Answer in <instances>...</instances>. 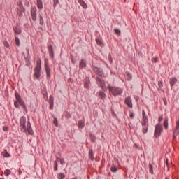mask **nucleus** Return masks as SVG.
I'll list each match as a JSON object with an SVG mask.
<instances>
[{"label": "nucleus", "instance_id": "1a4fd4ad", "mask_svg": "<svg viewBox=\"0 0 179 179\" xmlns=\"http://www.w3.org/2000/svg\"><path fill=\"white\" fill-rule=\"evenodd\" d=\"M149 122H141L143 128V134L148 133V124Z\"/></svg>", "mask_w": 179, "mask_h": 179}, {"label": "nucleus", "instance_id": "2f4dec72", "mask_svg": "<svg viewBox=\"0 0 179 179\" xmlns=\"http://www.w3.org/2000/svg\"><path fill=\"white\" fill-rule=\"evenodd\" d=\"M14 106H15V107L16 108H19V101H15L14 102Z\"/></svg>", "mask_w": 179, "mask_h": 179}, {"label": "nucleus", "instance_id": "4c0bfd02", "mask_svg": "<svg viewBox=\"0 0 179 179\" xmlns=\"http://www.w3.org/2000/svg\"><path fill=\"white\" fill-rule=\"evenodd\" d=\"M152 62H154L155 64H156V62H157V57H154L152 60Z\"/></svg>", "mask_w": 179, "mask_h": 179}, {"label": "nucleus", "instance_id": "b1692460", "mask_svg": "<svg viewBox=\"0 0 179 179\" xmlns=\"http://www.w3.org/2000/svg\"><path fill=\"white\" fill-rule=\"evenodd\" d=\"M15 38L16 45H17V47H19L20 45V40H19V38L16 36H15Z\"/></svg>", "mask_w": 179, "mask_h": 179}, {"label": "nucleus", "instance_id": "473e14b6", "mask_svg": "<svg viewBox=\"0 0 179 179\" xmlns=\"http://www.w3.org/2000/svg\"><path fill=\"white\" fill-rule=\"evenodd\" d=\"M134 115H135V114H134V113H132V112H130V113H129V117H130L131 120H134Z\"/></svg>", "mask_w": 179, "mask_h": 179}, {"label": "nucleus", "instance_id": "e433bc0d", "mask_svg": "<svg viewBox=\"0 0 179 179\" xmlns=\"http://www.w3.org/2000/svg\"><path fill=\"white\" fill-rule=\"evenodd\" d=\"M115 33H116V34H120L121 33V31H120V29H115Z\"/></svg>", "mask_w": 179, "mask_h": 179}, {"label": "nucleus", "instance_id": "2eb2a0df", "mask_svg": "<svg viewBox=\"0 0 179 179\" xmlns=\"http://www.w3.org/2000/svg\"><path fill=\"white\" fill-rule=\"evenodd\" d=\"M79 68L80 69H82V68H86V63L85 62L84 59H82L79 64Z\"/></svg>", "mask_w": 179, "mask_h": 179}, {"label": "nucleus", "instance_id": "a19ab883", "mask_svg": "<svg viewBox=\"0 0 179 179\" xmlns=\"http://www.w3.org/2000/svg\"><path fill=\"white\" fill-rule=\"evenodd\" d=\"M50 56L52 57V58L54 57V51L53 52H49Z\"/></svg>", "mask_w": 179, "mask_h": 179}, {"label": "nucleus", "instance_id": "de8ad7c7", "mask_svg": "<svg viewBox=\"0 0 179 179\" xmlns=\"http://www.w3.org/2000/svg\"><path fill=\"white\" fill-rule=\"evenodd\" d=\"M164 104H167V103L166 102V101H164Z\"/></svg>", "mask_w": 179, "mask_h": 179}, {"label": "nucleus", "instance_id": "7c9ffc66", "mask_svg": "<svg viewBox=\"0 0 179 179\" xmlns=\"http://www.w3.org/2000/svg\"><path fill=\"white\" fill-rule=\"evenodd\" d=\"M40 24H44V20L41 15H40Z\"/></svg>", "mask_w": 179, "mask_h": 179}, {"label": "nucleus", "instance_id": "6e6552de", "mask_svg": "<svg viewBox=\"0 0 179 179\" xmlns=\"http://www.w3.org/2000/svg\"><path fill=\"white\" fill-rule=\"evenodd\" d=\"M124 103L128 107L132 108V98L131 96L126 97Z\"/></svg>", "mask_w": 179, "mask_h": 179}, {"label": "nucleus", "instance_id": "8fccbe9b", "mask_svg": "<svg viewBox=\"0 0 179 179\" xmlns=\"http://www.w3.org/2000/svg\"><path fill=\"white\" fill-rule=\"evenodd\" d=\"M73 179H76V178H73Z\"/></svg>", "mask_w": 179, "mask_h": 179}, {"label": "nucleus", "instance_id": "72a5a7b5", "mask_svg": "<svg viewBox=\"0 0 179 179\" xmlns=\"http://www.w3.org/2000/svg\"><path fill=\"white\" fill-rule=\"evenodd\" d=\"M48 51L49 52H52L54 50H52V45L48 46Z\"/></svg>", "mask_w": 179, "mask_h": 179}, {"label": "nucleus", "instance_id": "9d476101", "mask_svg": "<svg viewBox=\"0 0 179 179\" xmlns=\"http://www.w3.org/2000/svg\"><path fill=\"white\" fill-rule=\"evenodd\" d=\"M45 69L47 74V77L50 78L51 72L50 71V66H48V64H47V59L45 60Z\"/></svg>", "mask_w": 179, "mask_h": 179}, {"label": "nucleus", "instance_id": "f257e3e1", "mask_svg": "<svg viewBox=\"0 0 179 179\" xmlns=\"http://www.w3.org/2000/svg\"><path fill=\"white\" fill-rule=\"evenodd\" d=\"M20 128L22 132H28L29 135H33V129H31V124H30V121L27 122L26 127V117H22L20 118Z\"/></svg>", "mask_w": 179, "mask_h": 179}, {"label": "nucleus", "instance_id": "39448f33", "mask_svg": "<svg viewBox=\"0 0 179 179\" xmlns=\"http://www.w3.org/2000/svg\"><path fill=\"white\" fill-rule=\"evenodd\" d=\"M31 19H32V20H34V22H36V20H37V8H36V7L31 8Z\"/></svg>", "mask_w": 179, "mask_h": 179}, {"label": "nucleus", "instance_id": "4468645a", "mask_svg": "<svg viewBox=\"0 0 179 179\" xmlns=\"http://www.w3.org/2000/svg\"><path fill=\"white\" fill-rule=\"evenodd\" d=\"M13 30L15 34H20V33H22V30L20 29V27H19L18 26L14 27Z\"/></svg>", "mask_w": 179, "mask_h": 179}, {"label": "nucleus", "instance_id": "4be33fe9", "mask_svg": "<svg viewBox=\"0 0 179 179\" xmlns=\"http://www.w3.org/2000/svg\"><path fill=\"white\" fill-rule=\"evenodd\" d=\"M89 157L91 160H94V157L93 156V150H90L89 152Z\"/></svg>", "mask_w": 179, "mask_h": 179}, {"label": "nucleus", "instance_id": "f03ea898", "mask_svg": "<svg viewBox=\"0 0 179 179\" xmlns=\"http://www.w3.org/2000/svg\"><path fill=\"white\" fill-rule=\"evenodd\" d=\"M108 89H109L110 92H111L113 96H118V94H121V93H122V90L121 88L108 86Z\"/></svg>", "mask_w": 179, "mask_h": 179}, {"label": "nucleus", "instance_id": "a18cd8bd", "mask_svg": "<svg viewBox=\"0 0 179 179\" xmlns=\"http://www.w3.org/2000/svg\"><path fill=\"white\" fill-rule=\"evenodd\" d=\"M71 62L73 64H75V61L73 60V57H71Z\"/></svg>", "mask_w": 179, "mask_h": 179}, {"label": "nucleus", "instance_id": "58836bf2", "mask_svg": "<svg viewBox=\"0 0 179 179\" xmlns=\"http://www.w3.org/2000/svg\"><path fill=\"white\" fill-rule=\"evenodd\" d=\"M127 76H129L128 80H131V74H130L129 73H127Z\"/></svg>", "mask_w": 179, "mask_h": 179}, {"label": "nucleus", "instance_id": "bb28decb", "mask_svg": "<svg viewBox=\"0 0 179 179\" xmlns=\"http://www.w3.org/2000/svg\"><path fill=\"white\" fill-rule=\"evenodd\" d=\"M64 178H65V175L64 173H61L59 174V177H58L59 179H64Z\"/></svg>", "mask_w": 179, "mask_h": 179}, {"label": "nucleus", "instance_id": "a878e982", "mask_svg": "<svg viewBox=\"0 0 179 179\" xmlns=\"http://www.w3.org/2000/svg\"><path fill=\"white\" fill-rule=\"evenodd\" d=\"M149 171L151 174H153V166L149 164Z\"/></svg>", "mask_w": 179, "mask_h": 179}, {"label": "nucleus", "instance_id": "c85d7f7f", "mask_svg": "<svg viewBox=\"0 0 179 179\" xmlns=\"http://www.w3.org/2000/svg\"><path fill=\"white\" fill-rule=\"evenodd\" d=\"M54 170L55 171H57V170H58V164L57 163V162H55Z\"/></svg>", "mask_w": 179, "mask_h": 179}, {"label": "nucleus", "instance_id": "7ed1b4c3", "mask_svg": "<svg viewBox=\"0 0 179 179\" xmlns=\"http://www.w3.org/2000/svg\"><path fill=\"white\" fill-rule=\"evenodd\" d=\"M41 70V60L39 59L36 62V66L35 67V76L40 78V71Z\"/></svg>", "mask_w": 179, "mask_h": 179}, {"label": "nucleus", "instance_id": "37998d69", "mask_svg": "<svg viewBox=\"0 0 179 179\" xmlns=\"http://www.w3.org/2000/svg\"><path fill=\"white\" fill-rule=\"evenodd\" d=\"M3 131H8V127H3Z\"/></svg>", "mask_w": 179, "mask_h": 179}, {"label": "nucleus", "instance_id": "ddd939ff", "mask_svg": "<svg viewBox=\"0 0 179 179\" xmlns=\"http://www.w3.org/2000/svg\"><path fill=\"white\" fill-rule=\"evenodd\" d=\"M36 5H37L38 9H39L40 10H41V9H43V1L37 0Z\"/></svg>", "mask_w": 179, "mask_h": 179}, {"label": "nucleus", "instance_id": "c03bdc74", "mask_svg": "<svg viewBox=\"0 0 179 179\" xmlns=\"http://www.w3.org/2000/svg\"><path fill=\"white\" fill-rule=\"evenodd\" d=\"M162 120H163V117H162V116H161V117H159V122L162 121Z\"/></svg>", "mask_w": 179, "mask_h": 179}, {"label": "nucleus", "instance_id": "09e8293b", "mask_svg": "<svg viewBox=\"0 0 179 179\" xmlns=\"http://www.w3.org/2000/svg\"><path fill=\"white\" fill-rule=\"evenodd\" d=\"M167 162H169V159H166V163H167Z\"/></svg>", "mask_w": 179, "mask_h": 179}, {"label": "nucleus", "instance_id": "49530a36", "mask_svg": "<svg viewBox=\"0 0 179 179\" xmlns=\"http://www.w3.org/2000/svg\"><path fill=\"white\" fill-rule=\"evenodd\" d=\"M54 2L57 3V2H58V0H54Z\"/></svg>", "mask_w": 179, "mask_h": 179}, {"label": "nucleus", "instance_id": "9b49d317", "mask_svg": "<svg viewBox=\"0 0 179 179\" xmlns=\"http://www.w3.org/2000/svg\"><path fill=\"white\" fill-rule=\"evenodd\" d=\"M149 122L148 119V116H146V113H145V110H142V120L141 122Z\"/></svg>", "mask_w": 179, "mask_h": 179}, {"label": "nucleus", "instance_id": "f704fd0d", "mask_svg": "<svg viewBox=\"0 0 179 179\" xmlns=\"http://www.w3.org/2000/svg\"><path fill=\"white\" fill-rule=\"evenodd\" d=\"M158 85H159V89H162V87H163V83H162V81H159Z\"/></svg>", "mask_w": 179, "mask_h": 179}, {"label": "nucleus", "instance_id": "0eeeda50", "mask_svg": "<svg viewBox=\"0 0 179 179\" xmlns=\"http://www.w3.org/2000/svg\"><path fill=\"white\" fill-rule=\"evenodd\" d=\"M15 99L17 101H18L19 104H20V106L26 108V106H24V102L23 101V100H22V98L20 97V95H19V94L15 93Z\"/></svg>", "mask_w": 179, "mask_h": 179}, {"label": "nucleus", "instance_id": "79ce46f5", "mask_svg": "<svg viewBox=\"0 0 179 179\" xmlns=\"http://www.w3.org/2000/svg\"><path fill=\"white\" fill-rule=\"evenodd\" d=\"M4 45L8 48V47H9V43H8V42H5Z\"/></svg>", "mask_w": 179, "mask_h": 179}, {"label": "nucleus", "instance_id": "c756f323", "mask_svg": "<svg viewBox=\"0 0 179 179\" xmlns=\"http://www.w3.org/2000/svg\"><path fill=\"white\" fill-rule=\"evenodd\" d=\"M110 170H111V171H112L113 173H116V171H117V167H115V166H112V167L110 168Z\"/></svg>", "mask_w": 179, "mask_h": 179}, {"label": "nucleus", "instance_id": "a211bd4d", "mask_svg": "<svg viewBox=\"0 0 179 179\" xmlns=\"http://www.w3.org/2000/svg\"><path fill=\"white\" fill-rule=\"evenodd\" d=\"M78 128H81V129L85 128V122H83V121L79 120V122H78Z\"/></svg>", "mask_w": 179, "mask_h": 179}, {"label": "nucleus", "instance_id": "dca6fc26", "mask_svg": "<svg viewBox=\"0 0 179 179\" xmlns=\"http://www.w3.org/2000/svg\"><path fill=\"white\" fill-rule=\"evenodd\" d=\"M49 103L50 106V110H52V108H54V99L51 96L50 97Z\"/></svg>", "mask_w": 179, "mask_h": 179}, {"label": "nucleus", "instance_id": "6ab92c4d", "mask_svg": "<svg viewBox=\"0 0 179 179\" xmlns=\"http://www.w3.org/2000/svg\"><path fill=\"white\" fill-rule=\"evenodd\" d=\"M98 95L99 96V97H101V99H106V94H104V92L99 91L98 92Z\"/></svg>", "mask_w": 179, "mask_h": 179}, {"label": "nucleus", "instance_id": "f3484780", "mask_svg": "<svg viewBox=\"0 0 179 179\" xmlns=\"http://www.w3.org/2000/svg\"><path fill=\"white\" fill-rule=\"evenodd\" d=\"M163 125L165 128V129H167L169 128V119H165V120L164 121Z\"/></svg>", "mask_w": 179, "mask_h": 179}, {"label": "nucleus", "instance_id": "5701e85b", "mask_svg": "<svg viewBox=\"0 0 179 179\" xmlns=\"http://www.w3.org/2000/svg\"><path fill=\"white\" fill-rule=\"evenodd\" d=\"M2 155L3 156V157H9V156H10V155L8 153V151L6 150L3 151Z\"/></svg>", "mask_w": 179, "mask_h": 179}, {"label": "nucleus", "instance_id": "393cba45", "mask_svg": "<svg viewBox=\"0 0 179 179\" xmlns=\"http://www.w3.org/2000/svg\"><path fill=\"white\" fill-rule=\"evenodd\" d=\"M96 43L98 45H100V47H103V42L100 39H96Z\"/></svg>", "mask_w": 179, "mask_h": 179}, {"label": "nucleus", "instance_id": "ea45409f", "mask_svg": "<svg viewBox=\"0 0 179 179\" xmlns=\"http://www.w3.org/2000/svg\"><path fill=\"white\" fill-rule=\"evenodd\" d=\"M84 87H85L86 89H87L89 87V84L87 83H85L84 84Z\"/></svg>", "mask_w": 179, "mask_h": 179}, {"label": "nucleus", "instance_id": "20e7f679", "mask_svg": "<svg viewBox=\"0 0 179 179\" xmlns=\"http://www.w3.org/2000/svg\"><path fill=\"white\" fill-rule=\"evenodd\" d=\"M162 131H163V127L162 125L160 124L156 125L155 128L154 136H156V138H157L158 136H160Z\"/></svg>", "mask_w": 179, "mask_h": 179}, {"label": "nucleus", "instance_id": "aec40b11", "mask_svg": "<svg viewBox=\"0 0 179 179\" xmlns=\"http://www.w3.org/2000/svg\"><path fill=\"white\" fill-rule=\"evenodd\" d=\"M11 173L12 171L9 169H7L4 171V174L6 176V177H8V176H10Z\"/></svg>", "mask_w": 179, "mask_h": 179}, {"label": "nucleus", "instance_id": "412c9836", "mask_svg": "<svg viewBox=\"0 0 179 179\" xmlns=\"http://www.w3.org/2000/svg\"><path fill=\"white\" fill-rule=\"evenodd\" d=\"M176 82H177V80L176 78L170 79V85H171V86H174V85H176Z\"/></svg>", "mask_w": 179, "mask_h": 179}, {"label": "nucleus", "instance_id": "cd10ccee", "mask_svg": "<svg viewBox=\"0 0 179 179\" xmlns=\"http://www.w3.org/2000/svg\"><path fill=\"white\" fill-rule=\"evenodd\" d=\"M53 124L54 125H55V127H58V120H57L56 117L54 118Z\"/></svg>", "mask_w": 179, "mask_h": 179}, {"label": "nucleus", "instance_id": "c9c22d12", "mask_svg": "<svg viewBox=\"0 0 179 179\" xmlns=\"http://www.w3.org/2000/svg\"><path fill=\"white\" fill-rule=\"evenodd\" d=\"M59 161H60V164H61L62 165L65 164V161L64 160V159L61 158V159H59Z\"/></svg>", "mask_w": 179, "mask_h": 179}, {"label": "nucleus", "instance_id": "423d86ee", "mask_svg": "<svg viewBox=\"0 0 179 179\" xmlns=\"http://www.w3.org/2000/svg\"><path fill=\"white\" fill-rule=\"evenodd\" d=\"M96 80L97 82V84L101 89H103V90H106V83L100 78L96 77Z\"/></svg>", "mask_w": 179, "mask_h": 179}, {"label": "nucleus", "instance_id": "f8f14e48", "mask_svg": "<svg viewBox=\"0 0 179 179\" xmlns=\"http://www.w3.org/2000/svg\"><path fill=\"white\" fill-rule=\"evenodd\" d=\"M78 3L82 6V8H84V9H87V5L83 0H78Z\"/></svg>", "mask_w": 179, "mask_h": 179}]
</instances>
